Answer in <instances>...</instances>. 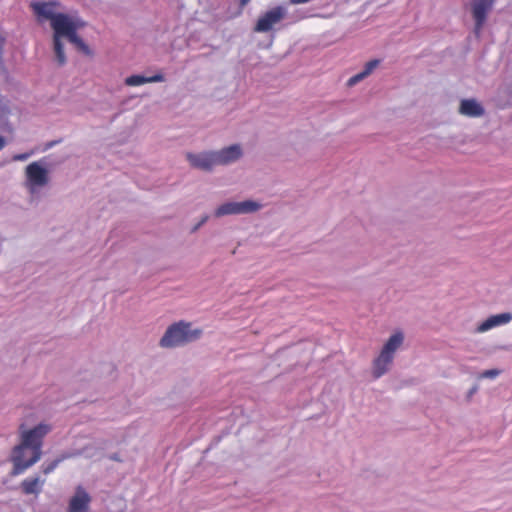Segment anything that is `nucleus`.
I'll return each mask as SVG.
<instances>
[{"label": "nucleus", "instance_id": "nucleus-22", "mask_svg": "<svg viewBox=\"0 0 512 512\" xmlns=\"http://www.w3.org/2000/svg\"><path fill=\"white\" fill-rule=\"evenodd\" d=\"M109 459H111L113 461H117V462H121L122 461V459H121V457L119 456L118 453L111 454L109 456Z\"/></svg>", "mask_w": 512, "mask_h": 512}, {"label": "nucleus", "instance_id": "nucleus-16", "mask_svg": "<svg viewBox=\"0 0 512 512\" xmlns=\"http://www.w3.org/2000/svg\"><path fill=\"white\" fill-rule=\"evenodd\" d=\"M379 64L378 60H371L366 63L365 69L363 72L354 75V84L364 79L367 75H369Z\"/></svg>", "mask_w": 512, "mask_h": 512}, {"label": "nucleus", "instance_id": "nucleus-3", "mask_svg": "<svg viewBox=\"0 0 512 512\" xmlns=\"http://www.w3.org/2000/svg\"><path fill=\"white\" fill-rule=\"evenodd\" d=\"M201 335V329H191L190 323L180 321L168 327L160 340V346L164 348L181 346L199 339Z\"/></svg>", "mask_w": 512, "mask_h": 512}, {"label": "nucleus", "instance_id": "nucleus-6", "mask_svg": "<svg viewBox=\"0 0 512 512\" xmlns=\"http://www.w3.org/2000/svg\"><path fill=\"white\" fill-rule=\"evenodd\" d=\"M260 208L261 204L252 200H245L243 202H227L220 205L215 210V216L221 217L232 214H248L256 212Z\"/></svg>", "mask_w": 512, "mask_h": 512}, {"label": "nucleus", "instance_id": "nucleus-8", "mask_svg": "<svg viewBox=\"0 0 512 512\" xmlns=\"http://www.w3.org/2000/svg\"><path fill=\"white\" fill-rule=\"evenodd\" d=\"M494 2L495 0H472L471 9L473 19L475 21L474 32L477 36L480 35V32L486 22L487 15L492 9Z\"/></svg>", "mask_w": 512, "mask_h": 512}, {"label": "nucleus", "instance_id": "nucleus-11", "mask_svg": "<svg viewBox=\"0 0 512 512\" xmlns=\"http://www.w3.org/2000/svg\"><path fill=\"white\" fill-rule=\"evenodd\" d=\"M512 320L511 313H501L497 315H492L483 321L477 328L478 332L488 331L496 326L507 324Z\"/></svg>", "mask_w": 512, "mask_h": 512}, {"label": "nucleus", "instance_id": "nucleus-18", "mask_svg": "<svg viewBox=\"0 0 512 512\" xmlns=\"http://www.w3.org/2000/svg\"><path fill=\"white\" fill-rule=\"evenodd\" d=\"M63 458H60V459H56L54 461H52L51 463L43 466L42 468V471L45 475H48L49 473H51L52 471H54V469L58 466V464L60 463V461L62 460Z\"/></svg>", "mask_w": 512, "mask_h": 512}, {"label": "nucleus", "instance_id": "nucleus-4", "mask_svg": "<svg viewBox=\"0 0 512 512\" xmlns=\"http://www.w3.org/2000/svg\"><path fill=\"white\" fill-rule=\"evenodd\" d=\"M404 336L401 332L394 333L384 344L379 356L373 363V375L379 378L385 374L391 365L395 352L403 344Z\"/></svg>", "mask_w": 512, "mask_h": 512}, {"label": "nucleus", "instance_id": "nucleus-9", "mask_svg": "<svg viewBox=\"0 0 512 512\" xmlns=\"http://www.w3.org/2000/svg\"><path fill=\"white\" fill-rule=\"evenodd\" d=\"M186 157L191 166L201 170L209 171L217 165L214 152L200 154L187 153Z\"/></svg>", "mask_w": 512, "mask_h": 512}, {"label": "nucleus", "instance_id": "nucleus-23", "mask_svg": "<svg viewBox=\"0 0 512 512\" xmlns=\"http://www.w3.org/2000/svg\"><path fill=\"white\" fill-rule=\"evenodd\" d=\"M6 141L3 136L0 135V150H2L5 147Z\"/></svg>", "mask_w": 512, "mask_h": 512}, {"label": "nucleus", "instance_id": "nucleus-7", "mask_svg": "<svg viewBox=\"0 0 512 512\" xmlns=\"http://www.w3.org/2000/svg\"><path fill=\"white\" fill-rule=\"evenodd\" d=\"M285 17V9L281 6H276L265 12L257 20L254 26V32L263 33L270 31L273 26L279 23Z\"/></svg>", "mask_w": 512, "mask_h": 512}, {"label": "nucleus", "instance_id": "nucleus-15", "mask_svg": "<svg viewBox=\"0 0 512 512\" xmlns=\"http://www.w3.org/2000/svg\"><path fill=\"white\" fill-rule=\"evenodd\" d=\"M164 81V76L159 73L153 75L151 77H145L142 75H131L125 79V84L127 86H139L145 83H153V82H162Z\"/></svg>", "mask_w": 512, "mask_h": 512}, {"label": "nucleus", "instance_id": "nucleus-24", "mask_svg": "<svg viewBox=\"0 0 512 512\" xmlns=\"http://www.w3.org/2000/svg\"><path fill=\"white\" fill-rule=\"evenodd\" d=\"M250 0H241V6H245Z\"/></svg>", "mask_w": 512, "mask_h": 512}, {"label": "nucleus", "instance_id": "nucleus-21", "mask_svg": "<svg viewBox=\"0 0 512 512\" xmlns=\"http://www.w3.org/2000/svg\"><path fill=\"white\" fill-rule=\"evenodd\" d=\"M208 220V216H204L201 221L192 229L195 232L201 225H203Z\"/></svg>", "mask_w": 512, "mask_h": 512}, {"label": "nucleus", "instance_id": "nucleus-10", "mask_svg": "<svg viewBox=\"0 0 512 512\" xmlns=\"http://www.w3.org/2000/svg\"><path fill=\"white\" fill-rule=\"evenodd\" d=\"M217 165H227L235 162L242 156L240 145L234 144L214 152Z\"/></svg>", "mask_w": 512, "mask_h": 512}, {"label": "nucleus", "instance_id": "nucleus-25", "mask_svg": "<svg viewBox=\"0 0 512 512\" xmlns=\"http://www.w3.org/2000/svg\"><path fill=\"white\" fill-rule=\"evenodd\" d=\"M347 85H348V86H351V85H352V77H351V78H349V79L347 80Z\"/></svg>", "mask_w": 512, "mask_h": 512}, {"label": "nucleus", "instance_id": "nucleus-12", "mask_svg": "<svg viewBox=\"0 0 512 512\" xmlns=\"http://www.w3.org/2000/svg\"><path fill=\"white\" fill-rule=\"evenodd\" d=\"M90 497L84 491H78L69 502L68 512H87Z\"/></svg>", "mask_w": 512, "mask_h": 512}, {"label": "nucleus", "instance_id": "nucleus-13", "mask_svg": "<svg viewBox=\"0 0 512 512\" xmlns=\"http://www.w3.org/2000/svg\"><path fill=\"white\" fill-rule=\"evenodd\" d=\"M459 111L462 115L468 117H480L484 114L483 107L474 99L462 100Z\"/></svg>", "mask_w": 512, "mask_h": 512}, {"label": "nucleus", "instance_id": "nucleus-19", "mask_svg": "<svg viewBox=\"0 0 512 512\" xmlns=\"http://www.w3.org/2000/svg\"><path fill=\"white\" fill-rule=\"evenodd\" d=\"M499 374H500V371H499V370H497V369H490V370H485V371L481 374V377H482V378H495V377H497Z\"/></svg>", "mask_w": 512, "mask_h": 512}, {"label": "nucleus", "instance_id": "nucleus-2", "mask_svg": "<svg viewBox=\"0 0 512 512\" xmlns=\"http://www.w3.org/2000/svg\"><path fill=\"white\" fill-rule=\"evenodd\" d=\"M50 430L49 425L39 424L32 429L21 432V442L13 449L11 475L22 474L40 460L43 438Z\"/></svg>", "mask_w": 512, "mask_h": 512}, {"label": "nucleus", "instance_id": "nucleus-14", "mask_svg": "<svg viewBox=\"0 0 512 512\" xmlns=\"http://www.w3.org/2000/svg\"><path fill=\"white\" fill-rule=\"evenodd\" d=\"M45 480H41L39 477L27 478L21 482L22 492L26 495H38L42 491V486Z\"/></svg>", "mask_w": 512, "mask_h": 512}, {"label": "nucleus", "instance_id": "nucleus-5", "mask_svg": "<svg viewBox=\"0 0 512 512\" xmlns=\"http://www.w3.org/2000/svg\"><path fill=\"white\" fill-rule=\"evenodd\" d=\"M25 174L26 186L31 193H34L37 188L43 187L49 182L48 171L40 162L30 163L25 169Z\"/></svg>", "mask_w": 512, "mask_h": 512}, {"label": "nucleus", "instance_id": "nucleus-17", "mask_svg": "<svg viewBox=\"0 0 512 512\" xmlns=\"http://www.w3.org/2000/svg\"><path fill=\"white\" fill-rule=\"evenodd\" d=\"M0 129L3 131H10L11 127L8 122V111L0 104Z\"/></svg>", "mask_w": 512, "mask_h": 512}, {"label": "nucleus", "instance_id": "nucleus-1", "mask_svg": "<svg viewBox=\"0 0 512 512\" xmlns=\"http://www.w3.org/2000/svg\"><path fill=\"white\" fill-rule=\"evenodd\" d=\"M30 7L39 22H50L53 30V49L59 66H63L66 63V55L62 43L63 37L75 45L80 52L88 56L92 55L89 46L77 34V31L85 26V22L60 12L61 3L59 1H33Z\"/></svg>", "mask_w": 512, "mask_h": 512}, {"label": "nucleus", "instance_id": "nucleus-20", "mask_svg": "<svg viewBox=\"0 0 512 512\" xmlns=\"http://www.w3.org/2000/svg\"><path fill=\"white\" fill-rule=\"evenodd\" d=\"M30 156L29 153L16 154L13 156L14 161H24Z\"/></svg>", "mask_w": 512, "mask_h": 512}]
</instances>
